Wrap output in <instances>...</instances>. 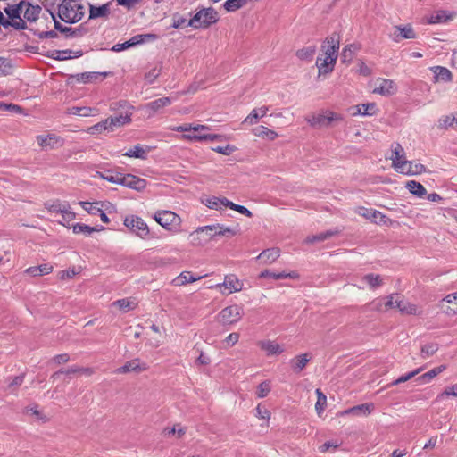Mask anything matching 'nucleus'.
I'll list each match as a JSON object with an SVG mask.
<instances>
[{
  "mask_svg": "<svg viewBox=\"0 0 457 457\" xmlns=\"http://www.w3.org/2000/svg\"><path fill=\"white\" fill-rule=\"evenodd\" d=\"M431 70L434 72V78L436 82H449L452 80V73L447 68L442 66H435L432 67Z\"/></svg>",
  "mask_w": 457,
  "mask_h": 457,
  "instance_id": "nucleus-33",
  "label": "nucleus"
},
{
  "mask_svg": "<svg viewBox=\"0 0 457 457\" xmlns=\"http://www.w3.org/2000/svg\"><path fill=\"white\" fill-rule=\"evenodd\" d=\"M171 99L170 97H162L152 101L146 104V108L151 110L152 112H157L160 109L168 106L171 104Z\"/></svg>",
  "mask_w": 457,
  "mask_h": 457,
  "instance_id": "nucleus-47",
  "label": "nucleus"
},
{
  "mask_svg": "<svg viewBox=\"0 0 457 457\" xmlns=\"http://www.w3.org/2000/svg\"><path fill=\"white\" fill-rule=\"evenodd\" d=\"M396 308L403 313L406 314H417L418 307L415 304L410 303L407 301H404L399 296V300L396 303Z\"/></svg>",
  "mask_w": 457,
  "mask_h": 457,
  "instance_id": "nucleus-43",
  "label": "nucleus"
},
{
  "mask_svg": "<svg viewBox=\"0 0 457 457\" xmlns=\"http://www.w3.org/2000/svg\"><path fill=\"white\" fill-rule=\"evenodd\" d=\"M70 113L81 117L96 116L99 113L98 109L87 106H73L70 109Z\"/></svg>",
  "mask_w": 457,
  "mask_h": 457,
  "instance_id": "nucleus-38",
  "label": "nucleus"
},
{
  "mask_svg": "<svg viewBox=\"0 0 457 457\" xmlns=\"http://www.w3.org/2000/svg\"><path fill=\"white\" fill-rule=\"evenodd\" d=\"M84 14L85 8L78 0H62L58 5V16L66 23H76Z\"/></svg>",
  "mask_w": 457,
  "mask_h": 457,
  "instance_id": "nucleus-2",
  "label": "nucleus"
},
{
  "mask_svg": "<svg viewBox=\"0 0 457 457\" xmlns=\"http://www.w3.org/2000/svg\"><path fill=\"white\" fill-rule=\"evenodd\" d=\"M406 188L416 196L422 198L426 195L427 190L426 188L419 182L415 180H411L406 183Z\"/></svg>",
  "mask_w": 457,
  "mask_h": 457,
  "instance_id": "nucleus-42",
  "label": "nucleus"
},
{
  "mask_svg": "<svg viewBox=\"0 0 457 457\" xmlns=\"http://www.w3.org/2000/svg\"><path fill=\"white\" fill-rule=\"evenodd\" d=\"M388 37L392 41L399 43L403 39L417 38V33L411 24L396 25L393 27Z\"/></svg>",
  "mask_w": 457,
  "mask_h": 457,
  "instance_id": "nucleus-11",
  "label": "nucleus"
},
{
  "mask_svg": "<svg viewBox=\"0 0 457 457\" xmlns=\"http://www.w3.org/2000/svg\"><path fill=\"white\" fill-rule=\"evenodd\" d=\"M112 304L118 306L122 312H127L134 310L137 307V303L134 299L123 298L113 302Z\"/></svg>",
  "mask_w": 457,
  "mask_h": 457,
  "instance_id": "nucleus-46",
  "label": "nucleus"
},
{
  "mask_svg": "<svg viewBox=\"0 0 457 457\" xmlns=\"http://www.w3.org/2000/svg\"><path fill=\"white\" fill-rule=\"evenodd\" d=\"M339 50V39L336 37L326 38L321 46V54L316 60L319 75L331 73L335 68Z\"/></svg>",
  "mask_w": 457,
  "mask_h": 457,
  "instance_id": "nucleus-1",
  "label": "nucleus"
},
{
  "mask_svg": "<svg viewBox=\"0 0 457 457\" xmlns=\"http://www.w3.org/2000/svg\"><path fill=\"white\" fill-rule=\"evenodd\" d=\"M355 112L352 114L353 116L361 115V116H373L378 112V107L375 103H367L358 104L354 107Z\"/></svg>",
  "mask_w": 457,
  "mask_h": 457,
  "instance_id": "nucleus-29",
  "label": "nucleus"
},
{
  "mask_svg": "<svg viewBox=\"0 0 457 457\" xmlns=\"http://www.w3.org/2000/svg\"><path fill=\"white\" fill-rule=\"evenodd\" d=\"M397 168V172L407 176L419 175L426 171V168L423 164L407 160L403 162Z\"/></svg>",
  "mask_w": 457,
  "mask_h": 457,
  "instance_id": "nucleus-16",
  "label": "nucleus"
},
{
  "mask_svg": "<svg viewBox=\"0 0 457 457\" xmlns=\"http://www.w3.org/2000/svg\"><path fill=\"white\" fill-rule=\"evenodd\" d=\"M227 202L229 200L225 197L210 196L204 201V204L210 209L220 210L222 207H228Z\"/></svg>",
  "mask_w": 457,
  "mask_h": 457,
  "instance_id": "nucleus-37",
  "label": "nucleus"
},
{
  "mask_svg": "<svg viewBox=\"0 0 457 457\" xmlns=\"http://www.w3.org/2000/svg\"><path fill=\"white\" fill-rule=\"evenodd\" d=\"M152 148L148 145H136L123 154L124 156L145 160Z\"/></svg>",
  "mask_w": 457,
  "mask_h": 457,
  "instance_id": "nucleus-26",
  "label": "nucleus"
},
{
  "mask_svg": "<svg viewBox=\"0 0 457 457\" xmlns=\"http://www.w3.org/2000/svg\"><path fill=\"white\" fill-rule=\"evenodd\" d=\"M392 155L390 160L392 161V167L396 171L398 170L397 167L401 165V163L406 161L405 152L403 147L399 143H394L391 145Z\"/></svg>",
  "mask_w": 457,
  "mask_h": 457,
  "instance_id": "nucleus-25",
  "label": "nucleus"
},
{
  "mask_svg": "<svg viewBox=\"0 0 457 457\" xmlns=\"http://www.w3.org/2000/svg\"><path fill=\"white\" fill-rule=\"evenodd\" d=\"M371 217V221H374L377 224H386L388 220V218L385 214L377 210H373Z\"/></svg>",
  "mask_w": 457,
  "mask_h": 457,
  "instance_id": "nucleus-64",
  "label": "nucleus"
},
{
  "mask_svg": "<svg viewBox=\"0 0 457 457\" xmlns=\"http://www.w3.org/2000/svg\"><path fill=\"white\" fill-rule=\"evenodd\" d=\"M112 1L102 5L89 4V19L96 20L99 18H108L111 13Z\"/></svg>",
  "mask_w": 457,
  "mask_h": 457,
  "instance_id": "nucleus-18",
  "label": "nucleus"
},
{
  "mask_svg": "<svg viewBox=\"0 0 457 457\" xmlns=\"http://www.w3.org/2000/svg\"><path fill=\"white\" fill-rule=\"evenodd\" d=\"M312 354L310 353L295 355L289 361L290 367L295 373H300L310 362Z\"/></svg>",
  "mask_w": 457,
  "mask_h": 457,
  "instance_id": "nucleus-21",
  "label": "nucleus"
},
{
  "mask_svg": "<svg viewBox=\"0 0 457 457\" xmlns=\"http://www.w3.org/2000/svg\"><path fill=\"white\" fill-rule=\"evenodd\" d=\"M257 345L267 356H278L285 351L283 345L270 339L261 340Z\"/></svg>",
  "mask_w": 457,
  "mask_h": 457,
  "instance_id": "nucleus-13",
  "label": "nucleus"
},
{
  "mask_svg": "<svg viewBox=\"0 0 457 457\" xmlns=\"http://www.w3.org/2000/svg\"><path fill=\"white\" fill-rule=\"evenodd\" d=\"M147 185V182L145 179H141L136 175L132 174H124L122 177V184L121 186H124L126 187L137 190V191H142L145 188Z\"/></svg>",
  "mask_w": 457,
  "mask_h": 457,
  "instance_id": "nucleus-17",
  "label": "nucleus"
},
{
  "mask_svg": "<svg viewBox=\"0 0 457 457\" xmlns=\"http://www.w3.org/2000/svg\"><path fill=\"white\" fill-rule=\"evenodd\" d=\"M147 369V365L145 362H141L138 359L131 360L126 362L123 366L116 370V373L123 374L129 372H141Z\"/></svg>",
  "mask_w": 457,
  "mask_h": 457,
  "instance_id": "nucleus-24",
  "label": "nucleus"
},
{
  "mask_svg": "<svg viewBox=\"0 0 457 457\" xmlns=\"http://www.w3.org/2000/svg\"><path fill=\"white\" fill-rule=\"evenodd\" d=\"M440 307L447 315L457 314V292L446 295L442 300Z\"/></svg>",
  "mask_w": 457,
  "mask_h": 457,
  "instance_id": "nucleus-20",
  "label": "nucleus"
},
{
  "mask_svg": "<svg viewBox=\"0 0 457 457\" xmlns=\"http://www.w3.org/2000/svg\"><path fill=\"white\" fill-rule=\"evenodd\" d=\"M269 112V107L266 105L259 108H254L243 120L244 124L254 125L258 123L259 119L264 117Z\"/></svg>",
  "mask_w": 457,
  "mask_h": 457,
  "instance_id": "nucleus-27",
  "label": "nucleus"
},
{
  "mask_svg": "<svg viewBox=\"0 0 457 457\" xmlns=\"http://www.w3.org/2000/svg\"><path fill=\"white\" fill-rule=\"evenodd\" d=\"M260 278H271L273 279L278 280V279H284V278H298L299 275L295 271L292 272H287V271H281V272H273L270 270H263L260 274Z\"/></svg>",
  "mask_w": 457,
  "mask_h": 457,
  "instance_id": "nucleus-31",
  "label": "nucleus"
},
{
  "mask_svg": "<svg viewBox=\"0 0 457 457\" xmlns=\"http://www.w3.org/2000/svg\"><path fill=\"white\" fill-rule=\"evenodd\" d=\"M41 10L38 4H32L29 2L22 1V13L24 19L28 21H36L39 17Z\"/></svg>",
  "mask_w": 457,
  "mask_h": 457,
  "instance_id": "nucleus-23",
  "label": "nucleus"
},
{
  "mask_svg": "<svg viewBox=\"0 0 457 457\" xmlns=\"http://www.w3.org/2000/svg\"><path fill=\"white\" fill-rule=\"evenodd\" d=\"M105 131L112 132L107 119L87 129V133L93 136L101 134Z\"/></svg>",
  "mask_w": 457,
  "mask_h": 457,
  "instance_id": "nucleus-44",
  "label": "nucleus"
},
{
  "mask_svg": "<svg viewBox=\"0 0 457 457\" xmlns=\"http://www.w3.org/2000/svg\"><path fill=\"white\" fill-rule=\"evenodd\" d=\"M317 50L316 46L311 45L298 49L295 53L296 57L301 61H311Z\"/></svg>",
  "mask_w": 457,
  "mask_h": 457,
  "instance_id": "nucleus-41",
  "label": "nucleus"
},
{
  "mask_svg": "<svg viewBox=\"0 0 457 457\" xmlns=\"http://www.w3.org/2000/svg\"><path fill=\"white\" fill-rule=\"evenodd\" d=\"M38 145L42 148H57L63 145V140L55 134L40 135L37 137Z\"/></svg>",
  "mask_w": 457,
  "mask_h": 457,
  "instance_id": "nucleus-19",
  "label": "nucleus"
},
{
  "mask_svg": "<svg viewBox=\"0 0 457 457\" xmlns=\"http://www.w3.org/2000/svg\"><path fill=\"white\" fill-rule=\"evenodd\" d=\"M123 224L140 238H146L150 233L147 224L137 215L126 216Z\"/></svg>",
  "mask_w": 457,
  "mask_h": 457,
  "instance_id": "nucleus-10",
  "label": "nucleus"
},
{
  "mask_svg": "<svg viewBox=\"0 0 457 457\" xmlns=\"http://www.w3.org/2000/svg\"><path fill=\"white\" fill-rule=\"evenodd\" d=\"M270 391V382L268 380H265L258 386L256 394L259 398H264L265 396L268 395Z\"/></svg>",
  "mask_w": 457,
  "mask_h": 457,
  "instance_id": "nucleus-61",
  "label": "nucleus"
},
{
  "mask_svg": "<svg viewBox=\"0 0 457 457\" xmlns=\"http://www.w3.org/2000/svg\"><path fill=\"white\" fill-rule=\"evenodd\" d=\"M244 314L243 307L238 304H232L223 308L218 314L217 320L223 326L232 325L238 322Z\"/></svg>",
  "mask_w": 457,
  "mask_h": 457,
  "instance_id": "nucleus-9",
  "label": "nucleus"
},
{
  "mask_svg": "<svg viewBox=\"0 0 457 457\" xmlns=\"http://www.w3.org/2000/svg\"><path fill=\"white\" fill-rule=\"evenodd\" d=\"M52 271L53 266L48 263L29 267L25 270L26 274L31 275L33 277L47 275L50 274Z\"/></svg>",
  "mask_w": 457,
  "mask_h": 457,
  "instance_id": "nucleus-36",
  "label": "nucleus"
},
{
  "mask_svg": "<svg viewBox=\"0 0 457 457\" xmlns=\"http://www.w3.org/2000/svg\"><path fill=\"white\" fill-rule=\"evenodd\" d=\"M136 46H137V41H135L134 37H132L130 39H129L123 43L115 44L112 46V50L114 52H121V51L127 50V49Z\"/></svg>",
  "mask_w": 457,
  "mask_h": 457,
  "instance_id": "nucleus-57",
  "label": "nucleus"
},
{
  "mask_svg": "<svg viewBox=\"0 0 457 457\" xmlns=\"http://www.w3.org/2000/svg\"><path fill=\"white\" fill-rule=\"evenodd\" d=\"M227 206L230 208L231 210L237 211L239 213L245 215L246 217L251 218L253 216V213L251 211H249L246 207L234 204L233 202L229 201L227 202Z\"/></svg>",
  "mask_w": 457,
  "mask_h": 457,
  "instance_id": "nucleus-59",
  "label": "nucleus"
},
{
  "mask_svg": "<svg viewBox=\"0 0 457 457\" xmlns=\"http://www.w3.org/2000/svg\"><path fill=\"white\" fill-rule=\"evenodd\" d=\"M0 25H2L4 28L12 27L18 30H22V29H27L26 22L23 19L13 20V21H12L9 18H5L4 16L3 21H1V22H0Z\"/></svg>",
  "mask_w": 457,
  "mask_h": 457,
  "instance_id": "nucleus-48",
  "label": "nucleus"
},
{
  "mask_svg": "<svg viewBox=\"0 0 457 457\" xmlns=\"http://www.w3.org/2000/svg\"><path fill=\"white\" fill-rule=\"evenodd\" d=\"M204 231L205 230H199V228H197L195 231H193L189 234V239H190V243L192 245H194V246L204 245L207 242V239H203L201 237V233H203Z\"/></svg>",
  "mask_w": 457,
  "mask_h": 457,
  "instance_id": "nucleus-50",
  "label": "nucleus"
},
{
  "mask_svg": "<svg viewBox=\"0 0 457 457\" xmlns=\"http://www.w3.org/2000/svg\"><path fill=\"white\" fill-rule=\"evenodd\" d=\"M218 21V13L212 8H203L198 11L192 19L187 23V26L194 29H205Z\"/></svg>",
  "mask_w": 457,
  "mask_h": 457,
  "instance_id": "nucleus-6",
  "label": "nucleus"
},
{
  "mask_svg": "<svg viewBox=\"0 0 457 457\" xmlns=\"http://www.w3.org/2000/svg\"><path fill=\"white\" fill-rule=\"evenodd\" d=\"M345 116L331 110H323L318 113H312L305 118L310 126L314 128H328L344 121Z\"/></svg>",
  "mask_w": 457,
  "mask_h": 457,
  "instance_id": "nucleus-3",
  "label": "nucleus"
},
{
  "mask_svg": "<svg viewBox=\"0 0 457 457\" xmlns=\"http://www.w3.org/2000/svg\"><path fill=\"white\" fill-rule=\"evenodd\" d=\"M280 256V250L278 248H270L262 251L257 259L263 263H272Z\"/></svg>",
  "mask_w": 457,
  "mask_h": 457,
  "instance_id": "nucleus-32",
  "label": "nucleus"
},
{
  "mask_svg": "<svg viewBox=\"0 0 457 457\" xmlns=\"http://www.w3.org/2000/svg\"><path fill=\"white\" fill-rule=\"evenodd\" d=\"M79 205L89 214L91 215H98L99 212L104 208L108 210L109 208H112L113 205L109 202H86L80 201Z\"/></svg>",
  "mask_w": 457,
  "mask_h": 457,
  "instance_id": "nucleus-22",
  "label": "nucleus"
},
{
  "mask_svg": "<svg viewBox=\"0 0 457 457\" xmlns=\"http://www.w3.org/2000/svg\"><path fill=\"white\" fill-rule=\"evenodd\" d=\"M118 109L124 110L125 113L115 117L107 118L111 131H113L116 128L128 125L132 121V114L134 107L126 101H120L112 103L110 105L111 111H116Z\"/></svg>",
  "mask_w": 457,
  "mask_h": 457,
  "instance_id": "nucleus-5",
  "label": "nucleus"
},
{
  "mask_svg": "<svg viewBox=\"0 0 457 457\" xmlns=\"http://www.w3.org/2000/svg\"><path fill=\"white\" fill-rule=\"evenodd\" d=\"M72 230L75 234H87L91 235L93 232L97 231L94 227H90L88 225L81 224V223H76L72 227Z\"/></svg>",
  "mask_w": 457,
  "mask_h": 457,
  "instance_id": "nucleus-55",
  "label": "nucleus"
},
{
  "mask_svg": "<svg viewBox=\"0 0 457 457\" xmlns=\"http://www.w3.org/2000/svg\"><path fill=\"white\" fill-rule=\"evenodd\" d=\"M423 370V368H418L412 371H410L403 376H401L400 378H398L397 379L394 380L390 385L391 386H396V385H399L401 383H404L408 380H410L411 378H414L416 375H418L420 371Z\"/></svg>",
  "mask_w": 457,
  "mask_h": 457,
  "instance_id": "nucleus-53",
  "label": "nucleus"
},
{
  "mask_svg": "<svg viewBox=\"0 0 457 457\" xmlns=\"http://www.w3.org/2000/svg\"><path fill=\"white\" fill-rule=\"evenodd\" d=\"M453 396L457 397V384L453 385L451 386H447L442 393H440L436 396V401L440 402L443 401L445 398Z\"/></svg>",
  "mask_w": 457,
  "mask_h": 457,
  "instance_id": "nucleus-56",
  "label": "nucleus"
},
{
  "mask_svg": "<svg viewBox=\"0 0 457 457\" xmlns=\"http://www.w3.org/2000/svg\"><path fill=\"white\" fill-rule=\"evenodd\" d=\"M96 176L98 178H101L110 183L116 184V185H121L122 184V177L124 176V174L108 170H104V171H97Z\"/></svg>",
  "mask_w": 457,
  "mask_h": 457,
  "instance_id": "nucleus-30",
  "label": "nucleus"
},
{
  "mask_svg": "<svg viewBox=\"0 0 457 457\" xmlns=\"http://www.w3.org/2000/svg\"><path fill=\"white\" fill-rule=\"evenodd\" d=\"M246 4V0H226L223 6L227 12H235Z\"/></svg>",
  "mask_w": 457,
  "mask_h": 457,
  "instance_id": "nucleus-51",
  "label": "nucleus"
},
{
  "mask_svg": "<svg viewBox=\"0 0 457 457\" xmlns=\"http://www.w3.org/2000/svg\"><path fill=\"white\" fill-rule=\"evenodd\" d=\"M244 283L235 274H228L222 283L210 286V289H216L221 295H228L243 290Z\"/></svg>",
  "mask_w": 457,
  "mask_h": 457,
  "instance_id": "nucleus-8",
  "label": "nucleus"
},
{
  "mask_svg": "<svg viewBox=\"0 0 457 457\" xmlns=\"http://www.w3.org/2000/svg\"><path fill=\"white\" fill-rule=\"evenodd\" d=\"M154 219L160 226L171 234L182 232V220L174 212L168 210L157 211L154 214Z\"/></svg>",
  "mask_w": 457,
  "mask_h": 457,
  "instance_id": "nucleus-4",
  "label": "nucleus"
},
{
  "mask_svg": "<svg viewBox=\"0 0 457 457\" xmlns=\"http://www.w3.org/2000/svg\"><path fill=\"white\" fill-rule=\"evenodd\" d=\"M4 12L8 18L13 21V20L22 19L21 13H22V1L18 4L8 5L4 8Z\"/></svg>",
  "mask_w": 457,
  "mask_h": 457,
  "instance_id": "nucleus-45",
  "label": "nucleus"
},
{
  "mask_svg": "<svg viewBox=\"0 0 457 457\" xmlns=\"http://www.w3.org/2000/svg\"><path fill=\"white\" fill-rule=\"evenodd\" d=\"M335 234H336V232L333 230H327L325 232H320L316 235L308 237L306 238V242L310 243V244H313L316 242H322V241H325L326 239H328V237L334 236Z\"/></svg>",
  "mask_w": 457,
  "mask_h": 457,
  "instance_id": "nucleus-49",
  "label": "nucleus"
},
{
  "mask_svg": "<svg viewBox=\"0 0 457 457\" xmlns=\"http://www.w3.org/2000/svg\"><path fill=\"white\" fill-rule=\"evenodd\" d=\"M397 87L395 83L387 79H378L376 82V87L373 89V93L379 94L384 96H389L395 94Z\"/></svg>",
  "mask_w": 457,
  "mask_h": 457,
  "instance_id": "nucleus-14",
  "label": "nucleus"
},
{
  "mask_svg": "<svg viewBox=\"0 0 457 457\" xmlns=\"http://www.w3.org/2000/svg\"><path fill=\"white\" fill-rule=\"evenodd\" d=\"M253 134L256 137L266 138L270 141L275 140L278 137V134L276 131L262 125L254 128L253 129Z\"/></svg>",
  "mask_w": 457,
  "mask_h": 457,
  "instance_id": "nucleus-35",
  "label": "nucleus"
},
{
  "mask_svg": "<svg viewBox=\"0 0 457 457\" xmlns=\"http://www.w3.org/2000/svg\"><path fill=\"white\" fill-rule=\"evenodd\" d=\"M172 130L184 132L181 136L183 140L202 142L204 141V138H202V137H204L205 132L210 131L211 129L205 125L183 124L174 127Z\"/></svg>",
  "mask_w": 457,
  "mask_h": 457,
  "instance_id": "nucleus-7",
  "label": "nucleus"
},
{
  "mask_svg": "<svg viewBox=\"0 0 457 457\" xmlns=\"http://www.w3.org/2000/svg\"><path fill=\"white\" fill-rule=\"evenodd\" d=\"M374 409L372 403H363L360 405L353 406L346 411H345V414H354V415H369Z\"/></svg>",
  "mask_w": 457,
  "mask_h": 457,
  "instance_id": "nucleus-39",
  "label": "nucleus"
},
{
  "mask_svg": "<svg viewBox=\"0 0 457 457\" xmlns=\"http://www.w3.org/2000/svg\"><path fill=\"white\" fill-rule=\"evenodd\" d=\"M134 40L137 41V46L148 42V41H154L157 38V36L155 34H139L133 37Z\"/></svg>",
  "mask_w": 457,
  "mask_h": 457,
  "instance_id": "nucleus-63",
  "label": "nucleus"
},
{
  "mask_svg": "<svg viewBox=\"0 0 457 457\" xmlns=\"http://www.w3.org/2000/svg\"><path fill=\"white\" fill-rule=\"evenodd\" d=\"M438 350V345L436 344H428L421 347V356L426 359L433 354H435Z\"/></svg>",
  "mask_w": 457,
  "mask_h": 457,
  "instance_id": "nucleus-58",
  "label": "nucleus"
},
{
  "mask_svg": "<svg viewBox=\"0 0 457 457\" xmlns=\"http://www.w3.org/2000/svg\"><path fill=\"white\" fill-rule=\"evenodd\" d=\"M452 19L451 15H447L445 12L439 11L436 14H433L428 19V23L430 24H437L443 23Z\"/></svg>",
  "mask_w": 457,
  "mask_h": 457,
  "instance_id": "nucleus-52",
  "label": "nucleus"
},
{
  "mask_svg": "<svg viewBox=\"0 0 457 457\" xmlns=\"http://www.w3.org/2000/svg\"><path fill=\"white\" fill-rule=\"evenodd\" d=\"M199 230L213 231V234H210V238L221 236H234L237 234V229L230 227H225L219 223L199 227Z\"/></svg>",
  "mask_w": 457,
  "mask_h": 457,
  "instance_id": "nucleus-15",
  "label": "nucleus"
},
{
  "mask_svg": "<svg viewBox=\"0 0 457 457\" xmlns=\"http://www.w3.org/2000/svg\"><path fill=\"white\" fill-rule=\"evenodd\" d=\"M355 49L353 45L345 46L341 53V61L345 63H349L353 59Z\"/></svg>",
  "mask_w": 457,
  "mask_h": 457,
  "instance_id": "nucleus-54",
  "label": "nucleus"
},
{
  "mask_svg": "<svg viewBox=\"0 0 457 457\" xmlns=\"http://www.w3.org/2000/svg\"><path fill=\"white\" fill-rule=\"evenodd\" d=\"M364 283H366L370 289H376L382 286L383 278L379 275L370 273L363 276L362 278L361 279V284L357 285V287L361 289H363Z\"/></svg>",
  "mask_w": 457,
  "mask_h": 457,
  "instance_id": "nucleus-28",
  "label": "nucleus"
},
{
  "mask_svg": "<svg viewBox=\"0 0 457 457\" xmlns=\"http://www.w3.org/2000/svg\"><path fill=\"white\" fill-rule=\"evenodd\" d=\"M204 276L195 277L190 271H183L174 280L175 286H184L187 283H193L201 279Z\"/></svg>",
  "mask_w": 457,
  "mask_h": 457,
  "instance_id": "nucleus-40",
  "label": "nucleus"
},
{
  "mask_svg": "<svg viewBox=\"0 0 457 457\" xmlns=\"http://www.w3.org/2000/svg\"><path fill=\"white\" fill-rule=\"evenodd\" d=\"M212 150L215 153H219L224 155H230L237 150V148L236 146L228 144L226 145H218L212 147Z\"/></svg>",
  "mask_w": 457,
  "mask_h": 457,
  "instance_id": "nucleus-60",
  "label": "nucleus"
},
{
  "mask_svg": "<svg viewBox=\"0 0 457 457\" xmlns=\"http://www.w3.org/2000/svg\"><path fill=\"white\" fill-rule=\"evenodd\" d=\"M454 124V119H453V115H445L441 117L437 121V127L439 129H448L453 127Z\"/></svg>",
  "mask_w": 457,
  "mask_h": 457,
  "instance_id": "nucleus-62",
  "label": "nucleus"
},
{
  "mask_svg": "<svg viewBox=\"0 0 457 457\" xmlns=\"http://www.w3.org/2000/svg\"><path fill=\"white\" fill-rule=\"evenodd\" d=\"M46 207L53 213L62 214V221H61V223L62 224L64 222L69 223L75 219V213L71 211L67 202L54 201L52 203H46Z\"/></svg>",
  "mask_w": 457,
  "mask_h": 457,
  "instance_id": "nucleus-12",
  "label": "nucleus"
},
{
  "mask_svg": "<svg viewBox=\"0 0 457 457\" xmlns=\"http://www.w3.org/2000/svg\"><path fill=\"white\" fill-rule=\"evenodd\" d=\"M446 370L445 365H440L438 367H436L428 372L422 374L421 376L417 378V381H419L420 384H427L430 382L434 378H436L437 375L442 373Z\"/></svg>",
  "mask_w": 457,
  "mask_h": 457,
  "instance_id": "nucleus-34",
  "label": "nucleus"
}]
</instances>
